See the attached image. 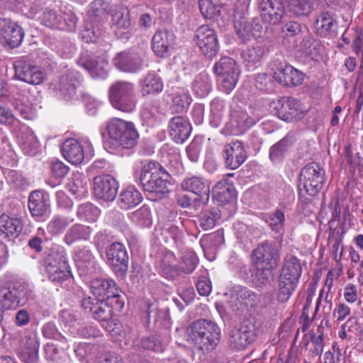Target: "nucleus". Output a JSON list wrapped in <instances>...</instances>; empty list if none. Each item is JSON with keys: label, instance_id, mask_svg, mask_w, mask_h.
Here are the masks:
<instances>
[{"label": "nucleus", "instance_id": "1", "mask_svg": "<svg viewBox=\"0 0 363 363\" xmlns=\"http://www.w3.org/2000/svg\"><path fill=\"white\" fill-rule=\"evenodd\" d=\"M220 328L214 322L199 319L193 321L186 328V341L202 353L213 351L220 339Z\"/></svg>", "mask_w": 363, "mask_h": 363}, {"label": "nucleus", "instance_id": "2", "mask_svg": "<svg viewBox=\"0 0 363 363\" xmlns=\"http://www.w3.org/2000/svg\"><path fill=\"white\" fill-rule=\"evenodd\" d=\"M169 177L164 167L154 161L145 164L139 174L141 186L152 200L160 199L168 194L170 191Z\"/></svg>", "mask_w": 363, "mask_h": 363}, {"label": "nucleus", "instance_id": "3", "mask_svg": "<svg viewBox=\"0 0 363 363\" xmlns=\"http://www.w3.org/2000/svg\"><path fill=\"white\" fill-rule=\"evenodd\" d=\"M106 130L110 148L115 150L134 147L139 138L134 123L119 118H112L107 121Z\"/></svg>", "mask_w": 363, "mask_h": 363}, {"label": "nucleus", "instance_id": "4", "mask_svg": "<svg viewBox=\"0 0 363 363\" xmlns=\"http://www.w3.org/2000/svg\"><path fill=\"white\" fill-rule=\"evenodd\" d=\"M325 182V170L316 162L306 165L301 171L298 184L299 199L302 203L310 201L306 195L314 196L323 188Z\"/></svg>", "mask_w": 363, "mask_h": 363}, {"label": "nucleus", "instance_id": "5", "mask_svg": "<svg viewBox=\"0 0 363 363\" xmlns=\"http://www.w3.org/2000/svg\"><path fill=\"white\" fill-rule=\"evenodd\" d=\"M213 72L217 76L218 89L229 94L235 87L239 75L240 69L236 62L228 57H222L213 66Z\"/></svg>", "mask_w": 363, "mask_h": 363}, {"label": "nucleus", "instance_id": "6", "mask_svg": "<svg viewBox=\"0 0 363 363\" xmlns=\"http://www.w3.org/2000/svg\"><path fill=\"white\" fill-rule=\"evenodd\" d=\"M108 96L111 104L118 110L131 112L135 107L134 85L130 82H115L109 88Z\"/></svg>", "mask_w": 363, "mask_h": 363}, {"label": "nucleus", "instance_id": "7", "mask_svg": "<svg viewBox=\"0 0 363 363\" xmlns=\"http://www.w3.org/2000/svg\"><path fill=\"white\" fill-rule=\"evenodd\" d=\"M273 79L279 84L286 86H296L301 84L304 74L286 63L283 59L275 57L269 64Z\"/></svg>", "mask_w": 363, "mask_h": 363}, {"label": "nucleus", "instance_id": "8", "mask_svg": "<svg viewBox=\"0 0 363 363\" xmlns=\"http://www.w3.org/2000/svg\"><path fill=\"white\" fill-rule=\"evenodd\" d=\"M226 295L229 296L230 308L238 315H242L249 308L255 307L259 301L257 293L240 285L233 286Z\"/></svg>", "mask_w": 363, "mask_h": 363}, {"label": "nucleus", "instance_id": "9", "mask_svg": "<svg viewBox=\"0 0 363 363\" xmlns=\"http://www.w3.org/2000/svg\"><path fill=\"white\" fill-rule=\"evenodd\" d=\"M45 269L52 281H62L70 277L69 267L63 251H50L45 259Z\"/></svg>", "mask_w": 363, "mask_h": 363}, {"label": "nucleus", "instance_id": "10", "mask_svg": "<svg viewBox=\"0 0 363 363\" xmlns=\"http://www.w3.org/2000/svg\"><path fill=\"white\" fill-rule=\"evenodd\" d=\"M15 77L26 83L38 85L45 79L43 69L35 65L34 62L28 57H22L17 60L13 65Z\"/></svg>", "mask_w": 363, "mask_h": 363}, {"label": "nucleus", "instance_id": "11", "mask_svg": "<svg viewBox=\"0 0 363 363\" xmlns=\"http://www.w3.org/2000/svg\"><path fill=\"white\" fill-rule=\"evenodd\" d=\"M106 256L114 273L118 276H125L129 261L125 247L119 242H113L106 247Z\"/></svg>", "mask_w": 363, "mask_h": 363}, {"label": "nucleus", "instance_id": "12", "mask_svg": "<svg viewBox=\"0 0 363 363\" xmlns=\"http://www.w3.org/2000/svg\"><path fill=\"white\" fill-rule=\"evenodd\" d=\"M276 109L279 118L288 123L299 121L306 113L302 110L300 101L292 96L280 98L277 102Z\"/></svg>", "mask_w": 363, "mask_h": 363}, {"label": "nucleus", "instance_id": "13", "mask_svg": "<svg viewBox=\"0 0 363 363\" xmlns=\"http://www.w3.org/2000/svg\"><path fill=\"white\" fill-rule=\"evenodd\" d=\"M196 44L203 55L208 58L215 57L219 50V43L216 31L207 25L197 28L195 33Z\"/></svg>", "mask_w": 363, "mask_h": 363}, {"label": "nucleus", "instance_id": "14", "mask_svg": "<svg viewBox=\"0 0 363 363\" xmlns=\"http://www.w3.org/2000/svg\"><path fill=\"white\" fill-rule=\"evenodd\" d=\"M26 289L21 284L0 288V302L6 310L15 309L27 301Z\"/></svg>", "mask_w": 363, "mask_h": 363}, {"label": "nucleus", "instance_id": "15", "mask_svg": "<svg viewBox=\"0 0 363 363\" xmlns=\"http://www.w3.org/2000/svg\"><path fill=\"white\" fill-rule=\"evenodd\" d=\"M256 123L255 120L248 116L245 111L235 110L231 112L230 121L222 129L225 135L243 134Z\"/></svg>", "mask_w": 363, "mask_h": 363}, {"label": "nucleus", "instance_id": "16", "mask_svg": "<svg viewBox=\"0 0 363 363\" xmlns=\"http://www.w3.org/2000/svg\"><path fill=\"white\" fill-rule=\"evenodd\" d=\"M118 182L110 174L97 176L94 179V192L98 199L112 201L118 193Z\"/></svg>", "mask_w": 363, "mask_h": 363}, {"label": "nucleus", "instance_id": "17", "mask_svg": "<svg viewBox=\"0 0 363 363\" xmlns=\"http://www.w3.org/2000/svg\"><path fill=\"white\" fill-rule=\"evenodd\" d=\"M24 38L23 28L9 18H0V38L10 48L18 47Z\"/></svg>", "mask_w": 363, "mask_h": 363}, {"label": "nucleus", "instance_id": "18", "mask_svg": "<svg viewBox=\"0 0 363 363\" xmlns=\"http://www.w3.org/2000/svg\"><path fill=\"white\" fill-rule=\"evenodd\" d=\"M113 63L121 72L133 73L142 68L143 60L138 52L126 50L116 54Z\"/></svg>", "mask_w": 363, "mask_h": 363}, {"label": "nucleus", "instance_id": "19", "mask_svg": "<svg viewBox=\"0 0 363 363\" xmlns=\"http://www.w3.org/2000/svg\"><path fill=\"white\" fill-rule=\"evenodd\" d=\"M113 313V308L108 305L105 298H101L98 301L97 306H95V309L91 313V317L100 322L101 325L108 332L115 336L119 335L121 331L117 330L120 327L112 319Z\"/></svg>", "mask_w": 363, "mask_h": 363}, {"label": "nucleus", "instance_id": "20", "mask_svg": "<svg viewBox=\"0 0 363 363\" xmlns=\"http://www.w3.org/2000/svg\"><path fill=\"white\" fill-rule=\"evenodd\" d=\"M223 157L227 167L238 169L247 159V151L241 141L235 140L226 144L223 150Z\"/></svg>", "mask_w": 363, "mask_h": 363}, {"label": "nucleus", "instance_id": "21", "mask_svg": "<svg viewBox=\"0 0 363 363\" xmlns=\"http://www.w3.org/2000/svg\"><path fill=\"white\" fill-rule=\"evenodd\" d=\"M111 28L116 36L121 40H128L132 35L131 21L126 9L120 8L114 11L111 17Z\"/></svg>", "mask_w": 363, "mask_h": 363}, {"label": "nucleus", "instance_id": "22", "mask_svg": "<svg viewBox=\"0 0 363 363\" xmlns=\"http://www.w3.org/2000/svg\"><path fill=\"white\" fill-rule=\"evenodd\" d=\"M254 262L276 269L280 260L278 249L274 244L264 242L253 251Z\"/></svg>", "mask_w": 363, "mask_h": 363}, {"label": "nucleus", "instance_id": "23", "mask_svg": "<svg viewBox=\"0 0 363 363\" xmlns=\"http://www.w3.org/2000/svg\"><path fill=\"white\" fill-rule=\"evenodd\" d=\"M314 28L316 33L322 38H335L338 35L335 15L329 11H323L317 16Z\"/></svg>", "mask_w": 363, "mask_h": 363}, {"label": "nucleus", "instance_id": "24", "mask_svg": "<svg viewBox=\"0 0 363 363\" xmlns=\"http://www.w3.org/2000/svg\"><path fill=\"white\" fill-rule=\"evenodd\" d=\"M296 141L295 132H289L269 149V157L274 164L282 162Z\"/></svg>", "mask_w": 363, "mask_h": 363}, {"label": "nucleus", "instance_id": "25", "mask_svg": "<svg viewBox=\"0 0 363 363\" xmlns=\"http://www.w3.org/2000/svg\"><path fill=\"white\" fill-rule=\"evenodd\" d=\"M182 187L197 195V199L203 204L209 200L210 186L208 182L203 177H192L185 179L182 183Z\"/></svg>", "mask_w": 363, "mask_h": 363}, {"label": "nucleus", "instance_id": "26", "mask_svg": "<svg viewBox=\"0 0 363 363\" xmlns=\"http://www.w3.org/2000/svg\"><path fill=\"white\" fill-rule=\"evenodd\" d=\"M28 208L33 217L43 218L50 212L48 199L41 191H33L28 197Z\"/></svg>", "mask_w": 363, "mask_h": 363}, {"label": "nucleus", "instance_id": "27", "mask_svg": "<svg viewBox=\"0 0 363 363\" xmlns=\"http://www.w3.org/2000/svg\"><path fill=\"white\" fill-rule=\"evenodd\" d=\"M259 8L264 20L271 24H278L284 14L283 0H262Z\"/></svg>", "mask_w": 363, "mask_h": 363}, {"label": "nucleus", "instance_id": "28", "mask_svg": "<svg viewBox=\"0 0 363 363\" xmlns=\"http://www.w3.org/2000/svg\"><path fill=\"white\" fill-rule=\"evenodd\" d=\"M191 131L190 123L182 116H175L169 121V135L177 143H183L189 137Z\"/></svg>", "mask_w": 363, "mask_h": 363}, {"label": "nucleus", "instance_id": "29", "mask_svg": "<svg viewBox=\"0 0 363 363\" xmlns=\"http://www.w3.org/2000/svg\"><path fill=\"white\" fill-rule=\"evenodd\" d=\"M255 338V332L247 325L235 328L230 333L229 342L231 347L237 350L245 349Z\"/></svg>", "mask_w": 363, "mask_h": 363}, {"label": "nucleus", "instance_id": "30", "mask_svg": "<svg viewBox=\"0 0 363 363\" xmlns=\"http://www.w3.org/2000/svg\"><path fill=\"white\" fill-rule=\"evenodd\" d=\"M79 84L77 73L69 72L60 78L58 91L65 100L74 99L77 95V87Z\"/></svg>", "mask_w": 363, "mask_h": 363}, {"label": "nucleus", "instance_id": "31", "mask_svg": "<svg viewBox=\"0 0 363 363\" xmlns=\"http://www.w3.org/2000/svg\"><path fill=\"white\" fill-rule=\"evenodd\" d=\"M175 262L176 258L174 253L170 251L162 253L157 262L159 274L169 279L177 278L179 274V272Z\"/></svg>", "mask_w": 363, "mask_h": 363}, {"label": "nucleus", "instance_id": "32", "mask_svg": "<svg viewBox=\"0 0 363 363\" xmlns=\"http://www.w3.org/2000/svg\"><path fill=\"white\" fill-rule=\"evenodd\" d=\"M174 42V35L173 33L166 29L158 30L152 39V50L157 56H164Z\"/></svg>", "mask_w": 363, "mask_h": 363}, {"label": "nucleus", "instance_id": "33", "mask_svg": "<svg viewBox=\"0 0 363 363\" xmlns=\"http://www.w3.org/2000/svg\"><path fill=\"white\" fill-rule=\"evenodd\" d=\"M91 288L94 296L100 298L113 296L114 293H121L112 279H95L91 281Z\"/></svg>", "mask_w": 363, "mask_h": 363}, {"label": "nucleus", "instance_id": "34", "mask_svg": "<svg viewBox=\"0 0 363 363\" xmlns=\"http://www.w3.org/2000/svg\"><path fill=\"white\" fill-rule=\"evenodd\" d=\"M64 157L74 164H80L84 158V150L81 144L75 139L66 140L62 148Z\"/></svg>", "mask_w": 363, "mask_h": 363}, {"label": "nucleus", "instance_id": "35", "mask_svg": "<svg viewBox=\"0 0 363 363\" xmlns=\"http://www.w3.org/2000/svg\"><path fill=\"white\" fill-rule=\"evenodd\" d=\"M213 200L218 205H225L235 198V189L226 180L218 182L212 190Z\"/></svg>", "mask_w": 363, "mask_h": 363}, {"label": "nucleus", "instance_id": "36", "mask_svg": "<svg viewBox=\"0 0 363 363\" xmlns=\"http://www.w3.org/2000/svg\"><path fill=\"white\" fill-rule=\"evenodd\" d=\"M301 273L302 267L300 259L292 255H286L279 275L299 282Z\"/></svg>", "mask_w": 363, "mask_h": 363}, {"label": "nucleus", "instance_id": "37", "mask_svg": "<svg viewBox=\"0 0 363 363\" xmlns=\"http://www.w3.org/2000/svg\"><path fill=\"white\" fill-rule=\"evenodd\" d=\"M275 269L254 262V265L250 269L251 280L257 286H266L274 278L273 271Z\"/></svg>", "mask_w": 363, "mask_h": 363}, {"label": "nucleus", "instance_id": "38", "mask_svg": "<svg viewBox=\"0 0 363 363\" xmlns=\"http://www.w3.org/2000/svg\"><path fill=\"white\" fill-rule=\"evenodd\" d=\"M91 231L92 230L89 226L75 223L67 230L63 240L68 245H71L78 240H88L90 238Z\"/></svg>", "mask_w": 363, "mask_h": 363}, {"label": "nucleus", "instance_id": "39", "mask_svg": "<svg viewBox=\"0 0 363 363\" xmlns=\"http://www.w3.org/2000/svg\"><path fill=\"white\" fill-rule=\"evenodd\" d=\"M23 229V223L21 218H11L6 214L0 216V232L5 237H17Z\"/></svg>", "mask_w": 363, "mask_h": 363}, {"label": "nucleus", "instance_id": "40", "mask_svg": "<svg viewBox=\"0 0 363 363\" xmlns=\"http://www.w3.org/2000/svg\"><path fill=\"white\" fill-rule=\"evenodd\" d=\"M108 4L104 0H94L89 7L87 16L91 23L101 24L107 19Z\"/></svg>", "mask_w": 363, "mask_h": 363}, {"label": "nucleus", "instance_id": "41", "mask_svg": "<svg viewBox=\"0 0 363 363\" xmlns=\"http://www.w3.org/2000/svg\"><path fill=\"white\" fill-rule=\"evenodd\" d=\"M285 1L288 12L294 17H307L313 10V3L311 0H285Z\"/></svg>", "mask_w": 363, "mask_h": 363}, {"label": "nucleus", "instance_id": "42", "mask_svg": "<svg viewBox=\"0 0 363 363\" xmlns=\"http://www.w3.org/2000/svg\"><path fill=\"white\" fill-rule=\"evenodd\" d=\"M298 282L279 275L277 299L281 303L287 302L295 291Z\"/></svg>", "mask_w": 363, "mask_h": 363}, {"label": "nucleus", "instance_id": "43", "mask_svg": "<svg viewBox=\"0 0 363 363\" xmlns=\"http://www.w3.org/2000/svg\"><path fill=\"white\" fill-rule=\"evenodd\" d=\"M191 89L194 94L199 98L208 95L212 90L211 77L208 73L201 72L194 78Z\"/></svg>", "mask_w": 363, "mask_h": 363}, {"label": "nucleus", "instance_id": "44", "mask_svg": "<svg viewBox=\"0 0 363 363\" xmlns=\"http://www.w3.org/2000/svg\"><path fill=\"white\" fill-rule=\"evenodd\" d=\"M163 89L160 77L155 73H148L141 82V93L143 96L157 94Z\"/></svg>", "mask_w": 363, "mask_h": 363}, {"label": "nucleus", "instance_id": "45", "mask_svg": "<svg viewBox=\"0 0 363 363\" xmlns=\"http://www.w3.org/2000/svg\"><path fill=\"white\" fill-rule=\"evenodd\" d=\"M142 199L141 194L133 186H129L120 194L118 203L121 208L128 209L139 204Z\"/></svg>", "mask_w": 363, "mask_h": 363}, {"label": "nucleus", "instance_id": "46", "mask_svg": "<svg viewBox=\"0 0 363 363\" xmlns=\"http://www.w3.org/2000/svg\"><path fill=\"white\" fill-rule=\"evenodd\" d=\"M265 55V48L263 45L256 44L247 48L242 52L241 56L247 67H253L260 62Z\"/></svg>", "mask_w": 363, "mask_h": 363}, {"label": "nucleus", "instance_id": "47", "mask_svg": "<svg viewBox=\"0 0 363 363\" xmlns=\"http://www.w3.org/2000/svg\"><path fill=\"white\" fill-rule=\"evenodd\" d=\"M100 213V209L89 202L79 205L76 212L77 216L79 220L88 223L96 222Z\"/></svg>", "mask_w": 363, "mask_h": 363}, {"label": "nucleus", "instance_id": "48", "mask_svg": "<svg viewBox=\"0 0 363 363\" xmlns=\"http://www.w3.org/2000/svg\"><path fill=\"white\" fill-rule=\"evenodd\" d=\"M234 28L238 37L243 43L247 42L250 38V23L244 13H237L234 15Z\"/></svg>", "mask_w": 363, "mask_h": 363}, {"label": "nucleus", "instance_id": "49", "mask_svg": "<svg viewBox=\"0 0 363 363\" xmlns=\"http://www.w3.org/2000/svg\"><path fill=\"white\" fill-rule=\"evenodd\" d=\"M220 210L217 207L204 211L201 212L199 216V225L204 230H210L216 225V222L220 218Z\"/></svg>", "mask_w": 363, "mask_h": 363}, {"label": "nucleus", "instance_id": "50", "mask_svg": "<svg viewBox=\"0 0 363 363\" xmlns=\"http://www.w3.org/2000/svg\"><path fill=\"white\" fill-rule=\"evenodd\" d=\"M75 261L77 267L82 268L84 271L93 269L96 262L93 253L86 247L79 249L75 252Z\"/></svg>", "mask_w": 363, "mask_h": 363}, {"label": "nucleus", "instance_id": "51", "mask_svg": "<svg viewBox=\"0 0 363 363\" xmlns=\"http://www.w3.org/2000/svg\"><path fill=\"white\" fill-rule=\"evenodd\" d=\"M100 348L101 346L99 345L81 343L74 350V352L80 361L84 359L94 360L97 358Z\"/></svg>", "mask_w": 363, "mask_h": 363}, {"label": "nucleus", "instance_id": "52", "mask_svg": "<svg viewBox=\"0 0 363 363\" xmlns=\"http://www.w3.org/2000/svg\"><path fill=\"white\" fill-rule=\"evenodd\" d=\"M72 222L73 219H69V218L66 216L56 215L48 223L47 229L51 235H58L62 233Z\"/></svg>", "mask_w": 363, "mask_h": 363}, {"label": "nucleus", "instance_id": "53", "mask_svg": "<svg viewBox=\"0 0 363 363\" xmlns=\"http://www.w3.org/2000/svg\"><path fill=\"white\" fill-rule=\"evenodd\" d=\"M264 220L270 228L276 233H280L284 230L285 217L281 210L277 209L274 212L266 215Z\"/></svg>", "mask_w": 363, "mask_h": 363}, {"label": "nucleus", "instance_id": "54", "mask_svg": "<svg viewBox=\"0 0 363 363\" xmlns=\"http://www.w3.org/2000/svg\"><path fill=\"white\" fill-rule=\"evenodd\" d=\"M67 188L76 197H82L86 195L88 192L87 182L81 177L72 178L67 184Z\"/></svg>", "mask_w": 363, "mask_h": 363}, {"label": "nucleus", "instance_id": "55", "mask_svg": "<svg viewBox=\"0 0 363 363\" xmlns=\"http://www.w3.org/2000/svg\"><path fill=\"white\" fill-rule=\"evenodd\" d=\"M77 63L79 66L88 71L93 77L98 75L96 71L98 61L95 56L87 52L82 53L79 57Z\"/></svg>", "mask_w": 363, "mask_h": 363}, {"label": "nucleus", "instance_id": "56", "mask_svg": "<svg viewBox=\"0 0 363 363\" xmlns=\"http://www.w3.org/2000/svg\"><path fill=\"white\" fill-rule=\"evenodd\" d=\"M199 5L202 15L206 18H213L220 12L218 0H199Z\"/></svg>", "mask_w": 363, "mask_h": 363}, {"label": "nucleus", "instance_id": "57", "mask_svg": "<svg viewBox=\"0 0 363 363\" xmlns=\"http://www.w3.org/2000/svg\"><path fill=\"white\" fill-rule=\"evenodd\" d=\"M102 33L103 25L90 22L82 31V38L86 43H93L102 35Z\"/></svg>", "mask_w": 363, "mask_h": 363}, {"label": "nucleus", "instance_id": "58", "mask_svg": "<svg viewBox=\"0 0 363 363\" xmlns=\"http://www.w3.org/2000/svg\"><path fill=\"white\" fill-rule=\"evenodd\" d=\"M199 262L196 255L192 251L186 252L181 258L179 267L185 274L191 273Z\"/></svg>", "mask_w": 363, "mask_h": 363}, {"label": "nucleus", "instance_id": "59", "mask_svg": "<svg viewBox=\"0 0 363 363\" xmlns=\"http://www.w3.org/2000/svg\"><path fill=\"white\" fill-rule=\"evenodd\" d=\"M42 23L49 28L64 29L61 16H58L55 11L51 9L45 10L42 16Z\"/></svg>", "mask_w": 363, "mask_h": 363}, {"label": "nucleus", "instance_id": "60", "mask_svg": "<svg viewBox=\"0 0 363 363\" xmlns=\"http://www.w3.org/2000/svg\"><path fill=\"white\" fill-rule=\"evenodd\" d=\"M131 219L142 226H150L151 225V216L150 210L143 206L133 212Z\"/></svg>", "mask_w": 363, "mask_h": 363}, {"label": "nucleus", "instance_id": "61", "mask_svg": "<svg viewBox=\"0 0 363 363\" xmlns=\"http://www.w3.org/2000/svg\"><path fill=\"white\" fill-rule=\"evenodd\" d=\"M310 340L311 347L308 350L309 356L312 358L320 356L323 350V334L320 333L318 335H316L312 333Z\"/></svg>", "mask_w": 363, "mask_h": 363}, {"label": "nucleus", "instance_id": "62", "mask_svg": "<svg viewBox=\"0 0 363 363\" xmlns=\"http://www.w3.org/2000/svg\"><path fill=\"white\" fill-rule=\"evenodd\" d=\"M42 333L45 337L56 340L62 343L67 342L66 338L60 334L54 323H46L42 328Z\"/></svg>", "mask_w": 363, "mask_h": 363}, {"label": "nucleus", "instance_id": "63", "mask_svg": "<svg viewBox=\"0 0 363 363\" xmlns=\"http://www.w3.org/2000/svg\"><path fill=\"white\" fill-rule=\"evenodd\" d=\"M191 103V99L186 95H176L172 99V109L174 112L182 113L186 111Z\"/></svg>", "mask_w": 363, "mask_h": 363}, {"label": "nucleus", "instance_id": "64", "mask_svg": "<svg viewBox=\"0 0 363 363\" xmlns=\"http://www.w3.org/2000/svg\"><path fill=\"white\" fill-rule=\"evenodd\" d=\"M281 32L284 38L295 37L302 32V26L297 21H289L284 24Z\"/></svg>", "mask_w": 363, "mask_h": 363}]
</instances>
